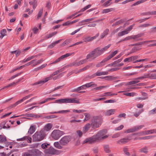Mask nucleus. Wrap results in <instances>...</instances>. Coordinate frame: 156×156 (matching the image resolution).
Instances as JSON below:
<instances>
[{
  "label": "nucleus",
  "mask_w": 156,
  "mask_h": 156,
  "mask_svg": "<svg viewBox=\"0 0 156 156\" xmlns=\"http://www.w3.org/2000/svg\"><path fill=\"white\" fill-rule=\"evenodd\" d=\"M127 34H128V32H126L125 30L124 31H123L121 32H119L118 34V35L119 36H121Z\"/></svg>",
  "instance_id": "obj_46"
},
{
  "label": "nucleus",
  "mask_w": 156,
  "mask_h": 156,
  "mask_svg": "<svg viewBox=\"0 0 156 156\" xmlns=\"http://www.w3.org/2000/svg\"><path fill=\"white\" fill-rule=\"evenodd\" d=\"M58 151L52 147H50L49 148L44 150V152L47 154H56Z\"/></svg>",
  "instance_id": "obj_9"
},
{
  "label": "nucleus",
  "mask_w": 156,
  "mask_h": 156,
  "mask_svg": "<svg viewBox=\"0 0 156 156\" xmlns=\"http://www.w3.org/2000/svg\"><path fill=\"white\" fill-rule=\"evenodd\" d=\"M85 116V118L84 119V121H86L89 120L90 118V114L87 113H85L84 114Z\"/></svg>",
  "instance_id": "obj_32"
},
{
  "label": "nucleus",
  "mask_w": 156,
  "mask_h": 156,
  "mask_svg": "<svg viewBox=\"0 0 156 156\" xmlns=\"http://www.w3.org/2000/svg\"><path fill=\"white\" fill-rule=\"evenodd\" d=\"M100 78H101V77H100ZM102 78H106L105 80L108 81H110L114 80L115 79V77L112 76H106L105 77H101Z\"/></svg>",
  "instance_id": "obj_37"
},
{
  "label": "nucleus",
  "mask_w": 156,
  "mask_h": 156,
  "mask_svg": "<svg viewBox=\"0 0 156 156\" xmlns=\"http://www.w3.org/2000/svg\"><path fill=\"white\" fill-rule=\"evenodd\" d=\"M61 40H60L53 42L52 43L49 45L48 48H52L56 44L59 43L60 41Z\"/></svg>",
  "instance_id": "obj_31"
},
{
  "label": "nucleus",
  "mask_w": 156,
  "mask_h": 156,
  "mask_svg": "<svg viewBox=\"0 0 156 156\" xmlns=\"http://www.w3.org/2000/svg\"><path fill=\"white\" fill-rule=\"evenodd\" d=\"M64 68H63L60 69L55 71L51 75L49 76L44 78L42 80L34 83L33 84V85H35L38 84H40V85H41L44 84V83L47 82L48 80H51L53 76L58 74L59 73L64 71Z\"/></svg>",
  "instance_id": "obj_2"
},
{
  "label": "nucleus",
  "mask_w": 156,
  "mask_h": 156,
  "mask_svg": "<svg viewBox=\"0 0 156 156\" xmlns=\"http://www.w3.org/2000/svg\"><path fill=\"white\" fill-rule=\"evenodd\" d=\"M23 79V78L22 77V78H20V79H19V80L16 82H13V83H12L9 84L7 86H6L5 87H4V88H8V87H10L12 86L14 84H16V85L17 84L19 83L21 80Z\"/></svg>",
  "instance_id": "obj_15"
},
{
  "label": "nucleus",
  "mask_w": 156,
  "mask_h": 156,
  "mask_svg": "<svg viewBox=\"0 0 156 156\" xmlns=\"http://www.w3.org/2000/svg\"><path fill=\"white\" fill-rule=\"evenodd\" d=\"M70 140V137L69 136H65L60 139L59 142L62 145L65 146L67 144Z\"/></svg>",
  "instance_id": "obj_7"
},
{
  "label": "nucleus",
  "mask_w": 156,
  "mask_h": 156,
  "mask_svg": "<svg viewBox=\"0 0 156 156\" xmlns=\"http://www.w3.org/2000/svg\"><path fill=\"white\" fill-rule=\"evenodd\" d=\"M91 5H89L86 6L85 7L81 9V11H82V12L84 11L85 10H87V9H88L90 8L91 7Z\"/></svg>",
  "instance_id": "obj_62"
},
{
  "label": "nucleus",
  "mask_w": 156,
  "mask_h": 156,
  "mask_svg": "<svg viewBox=\"0 0 156 156\" xmlns=\"http://www.w3.org/2000/svg\"><path fill=\"white\" fill-rule=\"evenodd\" d=\"M50 146V144H47V143H44L42 144L41 145V147L44 149H45V150L46 149H47V148L48 147Z\"/></svg>",
  "instance_id": "obj_41"
},
{
  "label": "nucleus",
  "mask_w": 156,
  "mask_h": 156,
  "mask_svg": "<svg viewBox=\"0 0 156 156\" xmlns=\"http://www.w3.org/2000/svg\"><path fill=\"white\" fill-rule=\"evenodd\" d=\"M71 39H68L65 40L63 43L62 44V45L63 46H65L70 42L71 41Z\"/></svg>",
  "instance_id": "obj_48"
},
{
  "label": "nucleus",
  "mask_w": 156,
  "mask_h": 156,
  "mask_svg": "<svg viewBox=\"0 0 156 156\" xmlns=\"http://www.w3.org/2000/svg\"><path fill=\"white\" fill-rule=\"evenodd\" d=\"M131 139V138L130 136H127L125 138L119 140L117 142V143L119 144H124L128 142Z\"/></svg>",
  "instance_id": "obj_11"
},
{
  "label": "nucleus",
  "mask_w": 156,
  "mask_h": 156,
  "mask_svg": "<svg viewBox=\"0 0 156 156\" xmlns=\"http://www.w3.org/2000/svg\"><path fill=\"white\" fill-rule=\"evenodd\" d=\"M23 73L22 72H21L20 73H19L14 75L13 76H12L10 79H9V80H11L12 79H13L15 78H16V77H17L18 76H20L21 73Z\"/></svg>",
  "instance_id": "obj_56"
},
{
  "label": "nucleus",
  "mask_w": 156,
  "mask_h": 156,
  "mask_svg": "<svg viewBox=\"0 0 156 156\" xmlns=\"http://www.w3.org/2000/svg\"><path fill=\"white\" fill-rule=\"evenodd\" d=\"M84 85L86 88L87 87H89L92 86H93L94 87L96 86L97 85L94 83L93 82H91L86 84Z\"/></svg>",
  "instance_id": "obj_28"
},
{
  "label": "nucleus",
  "mask_w": 156,
  "mask_h": 156,
  "mask_svg": "<svg viewBox=\"0 0 156 156\" xmlns=\"http://www.w3.org/2000/svg\"><path fill=\"white\" fill-rule=\"evenodd\" d=\"M88 69L89 68H88V66L87 65V66H85L84 67L82 68V69H79L78 70V72L80 73L81 71H85V70H86L87 69Z\"/></svg>",
  "instance_id": "obj_59"
},
{
  "label": "nucleus",
  "mask_w": 156,
  "mask_h": 156,
  "mask_svg": "<svg viewBox=\"0 0 156 156\" xmlns=\"http://www.w3.org/2000/svg\"><path fill=\"white\" fill-rule=\"evenodd\" d=\"M155 42H156V40L147 41H143L142 42H139L138 43L136 44L135 45H141V44H144L145 43H155Z\"/></svg>",
  "instance_id": "obj_20"
},
{
  "label": "nucleus",
  "mask_w": 156,
  "mask_h": 156,
  "mask_svg": "<svg viewBox=\"0 0 156 156\" xmlns=\"http://www.w3.org/2000/svg\"><path fill=\"white\" fill-rule=\"evenodd\" d=\"M144 111V110L143 109H141L138 112L134 114V116H135L136 117H138L140 114L142 112Z\"/></svg>",
  "instance_id": "obj_60"
},
{
  "label": "nucleus",
  "mask_w": 156,
  "mask_h": 156,
  "mask_svg": "<svg viewBox=\"0 0 156 156\" xmlns=\"http://www.w3.org/2000/svg\"><path fill=\"white\" fill-rule=\"evenodd\" d=\"M68 103H75L79 104L80 102L78 100H76L75 98H68Z\"/></svg>",
  "instance_id": "obj_19"
},
{
  "label": "nucleus",
  "mask_w": 156,
  "mask_h": 156,
  "mask_svg": "<svg viewBox=\"0 0 156 156\" xmlns=\"http://www.w3.org/2000/svg\"><path fill=\"white\" fill-rule=\"evenodd\" d=\"M114 8H110L109 9H105L103 10L102 13H106L115 11Z\"/></svg>",
  "instance_id": "obj_18"
},
{
  "label": "nucleus",
  "mask_w": 156,
  "mask_h": 156,
  "mask_svg": "<svg viewBox=\"0 0 156 156\" xmlns=\"http://www.w3.org/2000/svg\"><path fill=\"white\" fill-rule=\"evenodd\" d=\"M35 131V127L34 126H30L29 131L28 133L30 134H33Z\"/></svg>",
  "instance_id": "obj_25"
},
{
  "label": "nucleus",
  "mask_w": 156,
  "mask_h": 156,
  "mask_svg": "<svg viewBox=\"0 0 156 156\" xmlns=\"http://www.w3.org/2000/svg\"><path fill=\"white\" fill-rule=\"evenodd\" d=\"M33 94H31L27 95L25 96V97H23L20 100L17 101L14 105V106H15L17 105H18L19 104L22 102L23 101L25 100H26L28 99L31 96L33 95Z\"/></svg>",
  "instance_id": "obj_13"
},
{
  "label": "nucleus",
  "mask_w": 156,
  "mask_h": 156,
  "mask_svg": "<svg viewBox=\"0 0 156 156\" xmlns=\"http://www.w3.org/2000/svg\"><path fill=\"white\" fill-rule=\"evenodd\" d=\"M148 114L150 115H152L154 114H156V108L148 112Z\"/></svg>",
  "instance_id": "obj_53"
},
{
  "label": "nucleus",
  "mask_w": 156,
  "mask_h": 156,
  "mask_svg": "<svg viewBox=\"0 0 156 156\" xmlns=\"http://www.w3.org/2000/svg\"><path fill=\"white\" fill-rule=\"evenodd\" d=\"M139 82H140V81L138 80H135L134 79V80L129 82L128 83V85L133 84H136L137 83H138Z\"/></svg>",
  "instance_id": "obj_47"
},
{
  "label": "nucleus",
  "mask_w": 156,
  "mask_h": 156,
  "mask_svg": "<svg viewBox=\"0 0 156 156\" xmlns=\"http://www.w3.org/2000/svg\"><path fill=\"white\" fill-rule=\"evenodd\" d=\"M53 125L51 123H48L45 125L44 128L42 129L41 130L44 132V133L45 134L46 132H48L52 128Z\"/></svg>",
  "instance_id": "obj_10"
},
{
  "label": "nucleus",
  "mask_w": 156,
  "mask_h": 156,
  "mask_svg": "<svg viewBox=\"0 0 156 156\" xmlns=\"http://www.w3.org/2000/svg\"><path fill=\"white\" fill-rule=\"evenodd\" d=\"M54 145L55 147L56 148L59 149H61L62 148V147L61 146V144H60V143L58 142H56L54 144Z\"/></svg>",
  "instance_id": "obj_24"
},
{
  "label": "nucleus",
  "mask_w": 156,
  "mask_h": 156,
  "mask_svg": "<svg viewBox=\"0 0 156 156\" xmlns=\"http://www.w3.org/2000/svg\"><path fill=\"white\" fill-rule=\"evenodd\" d=\"M144 126V125L135 126L133 127L127 129L124 132L128 133L134 132L140 130Z\"/></svg>",
  "instance_id": "obj_8"
},
{
  "label": "nucleus",
  "mask_w": 156,
  "mask_h": 156,
  "mask_svg": "<svg viewBox=\"0 0 156 156\" xmlns=\"http://www.w3.org/2000/svg\"><path fill=\"white\" fill-rule=\"evenodd\" d=\"M124 94L128 96L133 97L135 96V93L134 92L126 93H124Z\"/></svg>",
  "instance_id": "obj_49"
},
{
  "label": "nucleus",
  "mask_w": 156,
  "mask_h": 156,
  "mask_svg": "<svg viewBox=\"0 0 156 156\" xmlns=\"http://www.w3.org/2000/svg\"><path fill=\"white\" fill-rule=\"evenodd\" d=\"M155 136H146L143 137H140L139 138L140 139H143V140H148L151 138H153Z\"/></svg>",
  "instance_id": "obj_40"
},
{
  "label": "nucleus",
  "mask_w": 156,
  "mask_h": 156,
  "mask_svg": "<svg viewBox=\"0 0 156 156\" xmlns=\"http://www.w3.org/2000/svg\"><path fill=\"white\" fill-rule=\"evenodd\" d=\"M69 110H62L58 112H50L51 114H55V113H62L63 114L65 112H70Z\"/></svg>",
  "instance_id": "obj_35"
},
{
  "label": "nucleus",
  "mask_w": 156,
  "mask_h": 156,
  "mask_svg": "<svg viewBox=\"0 0 156 156\" xmlns=\"http://www.w3.org/2000/svg\"><path fill=\"white\" fill-rule=\"evenodd\" d=\"M43 61V60L42 59H41L39 60H38L37 62L36 63H35V64H34V66H35L36 65H39L40 63L42 62Z\"/></svg>",
  "instance_id": "obj_61"
},
{
  "label": "nucleus",
  "mask_w": 156,
  "mask_h": 156,
  "mask_svg": "<svg viewBox=\"0 0 156 156\" xmlns=\"http://www.w3.org/2000/svg\"><path fill=\"white\" fill-rule=\"evenodd\" d=\"M73 112H76L78 113H83L86 111L85 110H76L73 109Z\"/></svg>",
  "instance_id": "obj_55"
},
{
  "label": "nucleus",
  "mask_w": 156,
  "mask_h": 156,
  "mask_svg": "<svg viewBox=\"0 0 156 156\" xmlns=\"http://www.w3.org/2000/svg\"><path fill=\"white\" fill-rule=\"evenodd\" d=\"M123 151L124 154L127 156H129L130 154L129 152L128 148L126 147H124L123 148Z\"/></svg>",
  "instance_id": "obj_39"
},
{
  "label": "nucleus",
  "mask_w": 156,
  "mask_h": 156,
  "mask_svg": "<svg viewBox=\"0 0 156 156\" xmlns=\"http://www.w3.org/2000/svg\"><path fill=\"white\" fill-rule=\"evenodd\" d=\"M124 126L123 125H121L120 126L116 127L115 129V131L119 130L123 128Z\"/></svg>",
  "instance_id": "obj_63"
},
{
  "label": "nucleus",
  "mask_w": 156,
  "mask_h": 156,
  "mask_svg": "<svg viewBox=\"0 0 156 156\" xmlns=\"http://www.w3.org/2000/svg\"><path fill=\"white\" fill-rule=\"evenodd\" d=\"M96 75L97 76H99L103 75H107L108 74V71H104L101 72L99 71H98L96 73Z\"/></svg>",
  "instance_id": "obj_22"
},
{
  "label": "nucleus",
  "mask_w": 156,
  "mask_h": 156,
  "mask_svg": "<svg viewBox=\"0 0 156 156\" xmlns=\"http://www.w3.org/2000/svg\"><path fill=\"white\" fill-rule=\"evenodd\" d=\"M90 123H87L86 124L83 129V132L86 133L87 132L90 127Z\"/></svg>",
  "instance_id": "obj_26"
},
{
  "label": "nucleus",
  "mask_w": 156,
  "mask_h": 156,
  "mask_svg": "<svg viewBox=\"0 0 156 156\" xmlns=\"http://www.w3.org/2000/svg\"><path fill=\"white\" fill-rule=\"evenodd\" d=\"M116 93H111L110 92H107L105 93V94L102 96H109L113 95H117Z\"/></svg>",
  "instance_id": "obj_42"
},
{
  "label": "nucleus",
  "mask_w": 156,
  "mask_h": 156,
  "mask_svg": "<svg viewBox=\"0 0 156 156\" xmlns=\"http://www.w3.org/2000/svg\"><path fill=\"white\" fill-rule=\"evenodd\" d=\"M87 56H86V58L84 59L81 60L80 61H79L80 66L82 65L83 64H84L87 62V60L88 59H89V58H87Z\"/></svg>",
  "instance_id": "obj_30"
},
{
  "label": "nucleus",
  "mask_w": 156,
  "mask_h": 156,
  "mask_svg": "<svg viewBox=\"0 0 156 156\" xmlns=\"http://www.w3.org/2000/svg\"><path fill=\"white\" fill-rule=\"evenodd\" d=\"M6 140V137L4 135H0V143H4Z\"/></svg>",
  "instance_id": "obj_33"
},
{
  "label": "nucleus",
  "mask_w": 156,
  "mask_h": 156,
  "mask_svg": "<svg viewBox=\"0 0 156 156\" xmlns=\"http://www.w3.org/2000/svg\"><path fill=\"white\" fill-rule=\"evenodd\" d=\"M134 25L135 24H133V25L130 26L125 30L126 32H128V33L129 32L133 29V27Z\"/></svg>",
  "instance_id": "obj_45"
},
{
  "label": "nucleus",
  "mask_w": 156,
  "mask_h": 156,
  "mask_svg": "<svg viewBox=\"0 0 156 156\" xmlns=\"http://www.w3.org/2000/svg\"><path fill=\"white\" fill-rule=\"evenodd\" d=\"M139 151L140 152L146 154L148 152L147 147H144L142 148L139 149Z\"/></svg>",
  "instance_id": "obj_27"
},
{
  "label": "nucleus",
  "mask_w": 156,
  "mask_h": 156,
  "mask_svg": "<svg viewBox=\"0 0 156 156\" xmlns=\"http://www.w3.org/2000/svg\"><path fill=\"white\" fill-rule=\"evenodd\" d=\"M6 33V31L5 29H3L1 30L0 31V34L1 36H0V38L1 39L5 35V33Z\"/></svg>",
  "instance_id": "obj_38"
},
{
  "label": "nucleus",
  "mask_w": 156,
  "mask_h": 156,
  "mask_svg": "<svg viewBox=\"0 0 156 156\" xmlns=\"http://www.w3.org/2000/svg\"><path fill=\"white\" fill-rule=\"evenodd\" d=\"M57 33V32L56 31H55L53 32H52L48 35H47V36L46 37V39H49L52 37L54 36V35L56 34Z\"/></svg>",
  "instance_id": "obj_34"
},
{
  "label": "nucleus",
  "mask_w": 156,
  "mask_h": 156,
  "mask_svg": "<svg viewBox=\"0 0 156 156\" xmlns=\"http://www.w3.org/2000/svg\"><path fill=\"white\" fill-rule=\"evenodd\" d=\"M109 29H106L105 30L104 32L101 34L100 35V37L101 39L103 38L104 37L106 36L108 34V32H109Z\"/></svg>",
  "instance_id": "obj_21"
},
{
  "label": "nucleus",
  "mask_w": 156,
  "mask_h": 156,
  "mask_svg": "<svg viewBox=\"0 0 156 156\" xmlns=\"http://www.w3.org/2000/svg\"><path fill=\"white\" fill-rule=\"evenodd\" d=\"M123 22H124V20H122V19L112 24V26H114L118 25H119V24H120L121 23H123Z\"/></svg>",
  "instance_id": "obj_44"
},
{
  "label": "nucleus",
  "mask_w": 156,
  "mask_h": 156,
  "mask_svg": "<svg viewBox=\"0 0 156 156\" xmlns=\"http://www.w3.org/2000/svg\"><path fill=\"white\" fill-rule=\"evenodd\" d=\"M118 52L117 50L115 51L112 52L110 55H109L107 58H105L107 61L109 59L114 57L115 55H116Z\"/></svg>",
  "instance_id": "obj_16"
},
{
  "label": "nucleus",
  "mask_w": 156,
  "mask_h": 156,
  "mask_svg": "<svg viewBox=\"0 0 156 156\" xmlns=\"http://www.w3.org/2000/svg\"><path fill=\"white\" fill-rule=\"evenodd\" d=\"M143 34H139L137 35H136L134 36H132V39H135L136 38L141 37L143 36Z\"/></svg>",
  "instance_id": "obj_51"
},
{
  "label": "nucleus",
  "mask_w": 156,
  "mask_h": 156,
  "mask_svg": "<svg viewBox=\"0 0 156 156\" xmlns=\"http://www.w3.org/2000/svg\"><path fill=\"white\" fill-rule=\"evenodd\" d=\"M43 12V9H41L38 12L37 16V20H38L40 17L42 15V14Z\"/></svg>",
  "instance_id": "obj_50"
},
{
  "label": "nucleus",
  "mask_w": 156,
  "mask_h": 156,
  "mask_svg": "<svg viewBox=\"0 0 156 156\" xmlns=\"http://www.w3.org/2000/svg\"><path fill=\"white\" fill-rule=\"evenodd\" d=\"M56 101L58 103H68V98L57 100Z\"/></svg>",
  "instance_id": "obj_23"
},
{
  "label": "nucleus",
  "mask_w": 156,
  "mask_h": 156,
  "mask_svg": "<svg viewBox=\"0 0 156 156\" xmlns=\"http://www.w3.org/2000/svg\"><path fill=\"white\" fill-rule=\"evenodd\" d=\"M104 150L106 153H109L110 151L109 147L108 145H105L104 146Z\"/></svg>",
  "instance_id": "obj_57"
},
{
  "label": "nucleus",
  "mask_w": 156,
  "mask_h": 156,
  "mask_svg": "<svg viewBox=\"0 0 156 156\" xmlns=\"http://www.w3.org/2000/svg\"><path fill=\"white\" fill-rule=\"evenodd\" d=\"M109 87V85L99 86L95 88V89L96 90H101L103 88L108 87Z\"/></svg>",
  "instance_id": "obj_52"
},
{
  "label": "nucleus",
  "mask_w": 156,
  "mask_h": 156,
  "mask_svg": "<svg viewBox=\"0 0 156 156\" xmlns=\"http://www.w3.org/2000/svg\"><path fill=\"white\" fill-rule=\"evenodd\" d=\"M73 53H67L65 55H62L60 57H59V58L60 59V61H61L62 60H63L64 58H65L67 57H68L70 56H71Z\"/></svg>",
  "instance_id": "obj_17"
},
{
  "label": "nucleus",
  "mask_w": 156,
  "mask_h": 156,
  "mask_svg": "<svg viewBox=\"0 0 156 156\" xmlns=\"http://www.w3.org/2000/svg\"><path fill=\"white\" fill-rule=\"evenodd\" d=\"M45 136V134L41 130L37 131L33 136V141L35 142H39L43 140Z\"/></svg>",
  "instance_id": "obj_5"
},
{
  "label": "nucleus",
  "mask_w": 156,
  "mask_h": 156,
  "mask_svg": "<svg viewBox=\"0 0 156 156\" xmlns=\"http://www.w3.org/2000/svg\"><path fill=\"white\" fill-rule=\"evenodd\" d=\"M65 133L63 131L59 129H55L52 132L51 136L53 139L58 140Z\"/></svg>",
  "instance_id": "obj_6"
},
{
  "label": "nucleus",
  "mask_w": 156,
  "mask_h": 156,
  "mask_svg": "<svg viewBox=\"0 0 156 156\" xmlns=\"http://www.w3.org/2000/svg\"><path fill=\"white\" fill-rule=\"evenodd\" d=\"M122 58H120V59H119L117 60H116V61H114V62H113V63H112V65H115V64H116L119 63V62H121L122 61Z\"/></svg>",
  "instance_id": "obj_64"
},
{
  "label": "nucleus",
  "mask_w": 156,
  "mask_h": 156,
  "mask_svg": "<svg viewBox=\"0 0 156 156\" xmlns=\"http://www.w3.org/2000/svg\"><path fill=\"white\" fill-rule=\"evenodd\" d=\"M107 131L106 129H104L99 131L97 134L93 136L90 137L86 139L83 141V143L85 144L89 143L90 144L94 143L96 141L100 140L107 138L108 136L104 135L106 133Z\"/></svg>",
  "instance_id": "obj_1"
},
{
  "label": "nucleus",
  "mask_w": 156,
  "mask_h": 156,
  "mask_svg": "<svg viewBox=\"0 0 156 156\" xmlns=\"http://www.w3.org/2000/svg\"><path fill=\"white\" fill-rule=\"evenodd\" d=\"M102 53L100 47H98L94 49L87 54V58H92L94 59L101 55Z\"/></svg>",
  "instance_id": "obj_4"
},
{
  "label": "nucleus",
  "mask_w": 156,
  "mask_h": 156,
  "mask_svg": "<svg viewBox=\"0 0 156 156\" xmlns=\"http://www.w3.org/2000/svg\"><path fill=\"white\" fill-rule=\"evenodd\" d=\"M115 111V109H111L105 112L104 114L105 116H110L114 114Z\"/></svg>",
  "instance_id": "obj_14"
},
{
  "label": "nucleus",
  "mask_w": 156,
  "mask_h": 156,
  "mask_svg": "<svg viewBox=\"0 0 156 156\" xmlns=\"http://www.w3.org/2000/svg\"><path fill=\"white\" fill-rule=\"evenodd\" d=\"M102 122V119L99 116H94L91 119V125L93 129L99 127Z\"/></svg>",
  "instance_id": "obj_3"
},
{
  "label": "nucleus",
  "mask_w": 156,
  "mask_h": 156,
  "mask_svg": "<svg viewBox=\"0 0 156 156\" xmlns=\"http://www.w3.org/2000/svg\"><path fill=\"white\" fill-rule=\"evenodd\" d=\"M106 61H107L105 58L101 62L97 64L96 65V66L98 67L100 66H102L105 65V63Z\"/></svg>",
  "instance_id": "obj_29"
},
{
  "label": "nucleus",
  "mask_w": 156,
  "mask_h": 156,
  "mask_svg": "<svg viewBox=\"0 0 156 156\" xmlns=\"http://www.w3.org/2000/svg\"><path fill=\"white\" fill-rule=\"evenodd\" d=\"M69 110H62L58 112H50L51 114H55V113H62L63 114L65 112H70Z\"/></svg>",
  "instance_id": "obj_36"
},
{
  "label": "nucleus",
  "mask_w": 156,
  "mask_h": 156,
  "mask_svg": "<svg viewBox=\"0 0 156 156\" xmlns=\"http://www.w3.org/2000/svg\"><path fill=\"white\" fill-rule=\"evenodd\" d=\"M111 44H109L107 46H105V47L103 48H101V49L102 51V53H103L105 51L107 50L111 46Z\"/></svg>",
  "instance_id": "obj_43"
},
{
  "label": "nucleus",
  "mask_w": 156,
  "mask_h": 156,
  "mask_svg": "<svg viewBox=\"0 0 156 156\" xmlns=\"http://www.w3.org/2000/svg\"><path fill=\"white\" fill-rule=\"evenodd\" d=\"M112 1V0H109L108 1H107L105 2L104 3V5L105 7H107L108 6L110 5L111 4H112V3H110V2Z\"/></svg>",
  "instance_id": "obj_54"
},
{
  "label": "nucleus",
  "mask_w": 156,
  "mask_h": 156,
  "mask_svg": "<svg viewBox=\"0 0 156 156\" xmlns=\"http://www.w3.org/2000/svg\"><path fill=\"white\" fill-rule=\"evenodd\" d=\"M29 152L34 156H39L42 154L39 150L36 149L29 150Z\"/></svg>",
  "instance_id": "obj_12"
},
{
  "label": "nucleus",
  "mask_w": 156,
  "mask_h": 156,
  "mask_svg": "<svg viewBox=\"0 0 156 156\" xmlns=\"http://www.w3.org/2000/svg\"><path fill=\"white\" fill-rule=\"evenodd\" d=\"M83 40L85 42L90 41V37L86 36L84 37Z\"/></svg>",
  "instance_id": "obj_58"
}]
</instances>
